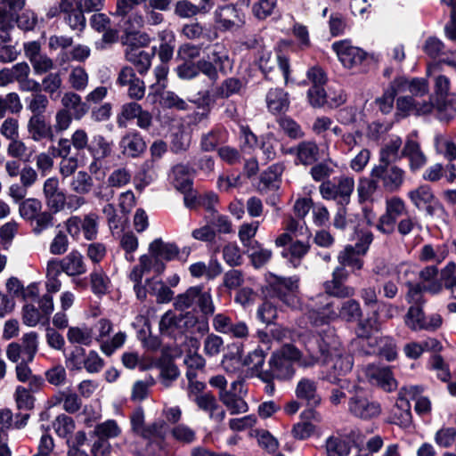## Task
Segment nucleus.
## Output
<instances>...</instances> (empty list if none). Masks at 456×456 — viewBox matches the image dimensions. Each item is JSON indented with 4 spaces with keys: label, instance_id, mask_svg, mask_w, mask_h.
Listing matches in <instances>:
<instances>
[{
    "label": "nucleus",
    "instance_id": "1",
    "mask_svg": "<svg viewBox=\"0 0 456 456\" xmlns=\"http://www.w3.org/2000/svg\"><path fill=\"white\" fill-rule=\"evenodd\" d=\"M303 344L308 354V358L302 361L303 367L314 366L320 359L323 357L322 364L326 369L322 379L337 384L338 382L346 383V380L339 377L347 374L353 368V358L341 346L340 343L332 337L326 338L321 336L306 335L303 338Z\"/></svg>",
    "mask_w": 456,
    "mask_h": 456
},
{
    "label": "nucleus",
    "instance_id": "2",
    "mask_svg": "<svg viewBox=\"0 0 456 456\" xmlns=\"http://www.w3.org/2000/svg\"><path fill=\"white\" fill-rule=\"evenodd\" d=\"M307 358L308 356L302 358V353L295 346L286 344L272 354L269 360V370L261 371L259 378L267 383V389L270 388L273 391V385L270 384L272 379H291L296 372L294 363L298 362L302 366V361Z\"/></svg>",
    "mask_w": 456,
    "mask_h": 456
},
{
    "label": "nucleus",
    "instance_id": "3",
    "mask_svg": "<svg viewBox=\"0 0 456 456\" xmlns=\"http://www.w3.org/2000/svg\"><path fill=\"white\" fill-rule=\"evenodd\" d=\"M266 291L270 297L277 298L291 310H302L297 276L282 277L270 274L266 278Z\"/></svg>",
    "mask_w": 456,
    "mask_h": 456
},
{
    "label": "nucleus",
    "instance_id": "4",
    "mask_svg": "<svg viewBox=\"0 0 456 456\" xmlns=\"http://www.w3.org/2000/svg\"><path fill=\"white\" fill-rule=\"evenodd\" d=\"M370 175L375 177L387 192L398 191L405 182L406 172L393 163L379 162L372 167Z\"/></svg>",
    "mask_w": 456,
    "mask_h": 456
},
{
    "label": "nucleus",
    "instance_id": "5",
    "mask_svg": "<svg viewBox=\"0 0 456 456\" xmlns=\"http://www.w3.org/2000/svg\"><path fill=\"white\" fill-rule=\"evenodd\" d=\"M354 189V178L346 175L327 180L319 186V191L322 199L335 200L341 206L347 205L350 202Z\"/></svg>",
    "mask_w": 456,
    "mask_h": 456
},
{
    "label": "nucleus",
    "instance_id": "6",
    "mask_svg": "<svg viewBox=\"0 0 456 456\" xmlns=\"http://www.w3.org/2000/svg\"><path fill=\"white\" fill-rule=\"evenodd\" d=\"M423 392L420 386H410L401 389L395 405L392 410V422L403 428L411 424L410 399H415L417 395Z\"/></svg>",
    "mask_w": 456,
    "mask_h": 456
},
{
    "label": "nucleus",
    "instance_id": "7",
    "mask_svg": "<svg viewBox=\"0 0 456 456\" xmlns=\"http://www.w3.org/2000/svg\"><path fill=\"white\" fill-rule=\"evenodd\" d=\"M305 315L314 326H321L338 318V312L333 309L332 303L327 295L320 294L307 306Z\"/></svg>",
    "mask_w": 456,
    "mask_h": 456
},
{
    "label": "nucleus",
    "instance_id": "8",
    "mask_svg": "<svg viewBox=\"0 0 456 456\" xmlns=\"http://www.w3.org/2000/svg\"><path fill=\"white\" fill-rule=\"evenodd\" d=\"M95 329L97 335L94 340L100 343L102 352L108 356L122 347L126 342V334L123 331H118L110 339H105L112 330V322L108 319H100L95 324Z\"/></svg>",
    "mask_w": 456,
    "mask_h": 456
},
{
    "label": "nucleus",
    "instance_id": "9",
    "mask_svg": "<svg viewBox=\"0 0 456 456\" xmlns=\"http://www.w3.org/2000/svg\"><path fill=\"white\" fill-rule=\"evenodd\" d=\"M121 18L119 25L126 35V43L138 42L141 46H145L151 42L148 34L141 33L140 29L145 25L144 16L133 10Z\"/></svg>",
    "mask_w": 456,
    "mask_h": 456
},
{
    "label": "nucleus",
    "instance_id": "10",
    "mask_svg": "<svg viewBox=\"0 0 456 456\" xmlns=\"http://www.w3.org/2000/svg\"><path fill=\"white\" fill-rule=\"evenodd\" d=\"M407 208L404 201L394 196L386 200V211L379 217L377 228L383 233L390 234L395 231L396 221L406 214Z\"/></svg>",
    "mask_w": 456,
    "mask_h": 456
},
{
    "label": "nucleus",
    "instance_id": "11",
    "mask_svg": "<svg viewBox=\"0 0 456 456\" xmlns=\"http://www.w3.org/2000/svg\"><path fill=\"white\" fill-rule=\"evenodd\" d=\"M348 411L354 417L368 420L379 416L381 405L366 395L356 393L349 399Z\"/></svg>",
    "mask_w": 456,
    "mask_h": 456
},
{
    "label": "nucleus",
    "instance_id": "12",
    "mask_svg": "<svg viewBox=\"0 0 456 456\" xmlns=\"http://www.w3.org/2000/svg\"><path fill=\"white\" fill-rule=\"evenodd\" d=\"M407 195L411 203L418 209L426 210L428 215L431 216L443 211L441 203L434 195L431 188L427 184L420 185L410 191Z\"/></svg>",
    "mask_w": 456,
    "mask_h": 456
},
{
    "label": "nucleus",
    "instance_id": "13",
    "mask_svg": "<svg viewBox=\"0 0 456 456\" xmlns=\"http://www.w3.org/2000/svg\"><path fill=\"white\" fill-rule=\"evenodd\" d=\"M256 62L266 78H269L270 73L278 65L284 77L285 84H289L290 69L289 60L286 57L273 56L271 51L262 48L257 52Z\"/></svg>",
    "mask_w": 456,
    "mask_h": 456
},
{
    "label": "nucleus",
    "instance_id": "14",
    "mask_svg": "<svg viewBox=\"0 0 456 456\" xmlns=\"http://www.w3.org/2000/svg\"><path fill=\"white\" fill-rule=\"evenodd\" d=\"M332 49L342 65L346 69H354L362 64L366 58V53L352 45L349 40H341L332 44Z\"/></svg>",
    "mask_w": 456,
    "mask_h": 456
},
{
    "label": "nucleus",
    "instance_id": "15",
    "mask_svg": "<svg viewBox=\"0 0 456 456\" xmlns=\"http://www.w3.org/2000/svg\"><path fill=\"white\" fill-rule=\"evenodd\" d=\"M126 45L125 51L126 61L134 65L140 74L146 73L156 54V46L152 47L150 52H147L140 47L141 45L138 42H130L126 43Z\"/></svg>",
    "mask_w": 456,
    "mask_h": 456
},
{
    "label": "nucleus",
    "instance_id": "16",
    "mask_svg": "<svg viewBox=\"0 0 456 456\" xmlns=\"http://www.w3.org/2000/svg\"><path fill=\"white\" fill-rule=\"evenodd\" d=\"M297 400L307 407H318L322 404V397L318 390V382L310 378H301L295 388Z\"/></svg>",
    "mask_w": 456,
    "mask_h": 456
},
{
    "label": "nucleus",
    "instance_id": "17",
    "mask_svg": "<svg viewBox=\"0 0 456 456\" xmlns=\"http://www.w3.org/2000/svg\"><path fill=\"white\" fill-rule=\"evenodd\" d=\"M416 136V131L410 134L402 150V156L408 159L409 168L411 172L421 169L428 162V158L421 150L420 144L415 140Z\"/></svg>",
    "mask_w": 456,
    "mask_h": 456
},
{
    "label": "nucleus",
    "instance_id": "18",
    "mask_svg": "<svg viewBox=\"0 0 456 456\" xmlns=\"http://www.w3.org/2000/svg\"><path fill=\"white\" fill-rule=\"evenodd\" d=\"M94 435L98 437L92 447V453H99L103 450L110 449L108 439L116 438L121 434V428L114 419H108L95 426Z\"/></svg>",
    "mask_w": 456,
    "mask_h": 456
},
{
    "label": "nucleus",
    "instance_id": "19",
    "mask_svg": "<svg viewBox=\"0 0 456 456\" xmlns=\"http://www.w3.org/2000/svg\"><path fill=\"white\" fill-rule=\"evenodd\" d=\"M193 322V317L182 314L177 315L172 311H167L159 321V331L162 335L175 336L183 333L187 325Z\"/></svg>",
    "mask_w": 456,
    "mask_h": 456
},
{
    "label": "nucleus",
    "instance_id": "20",
    "mask_svg": "<svg viewBox=\"0 0 456 456\" xmlns=\"http://www.w3.org/2000/svg\"><path fill=\"white\" fill-rule=\"evenodd\" d=\"M150 254L156 260V272H163L165 265L159 263V259L171 261L179 254V248L175 243L165 242L161 239L154 240L149 246Z\"/></svg>",
    "mask_w": 456,
    "mask_h": 456
},
{
    "label": "nucleus",
    "instance_id": "21",
    "mask_svg": "<svg viewBox=\"0 0 456 456\" xmlns=\"http://www.w3.org/2000/svg\"><path fill=\"white\" fill-rule=\"evenodd\" d=\"M27 130L33 142H37L45 139L52 141L54 137L53 128L45 116L31 115L28 120Z\"/></svg>",
    "mask_w": 456,
    "mask_h": 456
},
{
    "label": "nucleus",
    "instance_id": "22",
    "mask_svg": "<svg viewBox=\"0 0 456 456\" xmlns=\"http://www.w3.org/2000/svg\"><path fill=\"white\" fill-rule=\"evenodd\" d=\"M43 193L51 209L58 212L64 208L66 195L60 189V183L57 177H49L45 181Z\"/></svg>",
    "mask_w": 456,
    "mask_h": 456
},
{
    "label": "nucleus",
    "instance_id": "23",
    "mask_svg": "<svg viewBox=\"0 0 456 456\" xmlns=\"http://www.w3.org/2000/svg\"><path fill=\"white\" fill-rule=\"evenodd\" d=\"M28 413H20L13 419V413L10 409H0V443L8 442V430L11 428H23L28 420Z\"/></svg>",
    "mask_w": 456,
    "mask_h": 456
},
{
    "label": "nucleus",
    "instance_id": "24",
    "mask_svg": "<svg viewBox=\"0 0 456 456\" xmlns=\"http://www.w3.org/2000/svg\"><path fill=\"white\" fill-rule=\"evenodd\" d=\"M364 373L370 382L381 387L384 390L391 391L395 387V380L387 367L368 364L364 367Z\"/></svg>",
    "mask_w": 456,
    "mask_h": 456
},
{
    "label": "nucleus",
    "instance_id": "25",
    "mask_svg": "<svg viewBox=\"0 0 456 456\" xmlns=\"http://www.w3.org/2000/svg\"><path fill=\"white\" fill-rule=\"evenodd\" d=\"M198 408L208 414L210 419L221 423L225 418V411L218 404L216 398L210 393L197 395L194 399Z\"/></svg>",
    "mask_w": 456,
    "mask_h": 456
},
{
    "label": "nucleus",
    "instance_id": "26",
    "mask_svg": "<svg viewBox=\"0 0 456 456\" xmlns=\"http://www.w3.org/2000/svg\"><path fill=\"white\" fill-rule=\"evenodd\" d=\"M121 153L127 158H137L146 150V142L136 131L123 135L119 141Z\"/></svg>",
    "mask_w": 456,
    "mask_h": 456
},
{
    "label": "nucleus",
    "instance_id": "27",
    "mask_svg": "<svg viewBox=\"0 0 456 456\" xmlns=\"http://www.w3.org/2000/svg\"><path fill=\"white\" fill-rule=\"evenodd\" d=\"M393 86L400 94L409 92L411 96L421 97L429 91L428 82L424 78L407 79L397 77L393 80Z\"/></svg>",
    "mask_w": 456,
    "mask_h": 456
},
{
    "label": "nucleus",
    "instance_id": "28",
    "mask_svg": "<svg viewBox=\"0 0 456 456\" xmlns=\"http://www.w3.org/2000/svg\"><path fill=\"white\" fill-rule=\"evenodd\" d=\"M397 110L403 116L411 113L416 115H426L433 110L431 102H418L412 96H401L396 101Z\"/></svg>",
    "mask_w": 456,
    "mask_h": 456
},
{
    "label": "nucleus",
    "instance_id": "29",
    "mask_svg": "<svg viewBox=\"0 0 456 456\" xmlns=\"http://www.w3.org/2000/svg\"><path fill=\"white\" fill-rule=\"evenodd\" d=\"M297 156V161L307 166L314 163L320 157V148L314 141H303L289 150Z\"/></svg>",
    "mask_w": 456,
    "mask_h": 456
},
{
    "label": "nucleus",
    "instance_id": "30",
    "mask_svg": "<svg viewBox=\"0 0 456 456\" xmlns=\"http://www.w3.org/2000/svg\"><path fill=\"white\" fill-rule=\"evenodd\" d=\"M374 273L381 276H394L398 283L403 281L406 283L407 281H411V276L414 275L413 267L406 263H402L396 266L379 264L375 266Z\"/></svg>",
    "mask_w": 456,
    "mask_h": 456
},
{
    "label": "nucleus",
    "instance_id": "31",
    "mask_svg": "<svg viewBox=\"0 0 456 456\" xmlns=\"http://www.w3.org/2000/svg\"><path fill=\"white\" fill-rule=\"evenodd\" d=\"M268 110L273 114L286 112L289 108V94L281 88H271L265 96Z\"/></svg>",
    "mask_w": 456,
    "mask_h": 456
},
{
    "label": "nucleus",
    "instance_id": "32",
    "mask_svg": "<svg viewBox=\"0 0 456 456\" xmlns=\"http://www.w3.org/2000/svg\"><path fill=\"white\" fill-rule=\"evenodd\" d=\"M63 264V273L68 276H79L87 272V266L83 255L78 250H71L68 255L61 258Z\"/></svg>",
    "mask_w": 456,
    "mask_h": 456
},
{
    "label": "nucleus",
    "instance_id": "33",
    "mask_svg": "<svg viewBox=\"0 0 456 456\" xmlns=\"http://www.w3.org/2000/svg\"><path fill=\"white\" fill-rule=\"evenodd\" d=\"M61 109H67L71 112L75 120L82 119L89 110V106L82 101L79 94L74 92H67L61 98Z\"/></svg>",
    "mask_w": 456,
    "mask_h": 456
},
{
    "label": "nucleus",
    "instance_id": "34",
    "mask_svg": "<svg viewBox=\"0 0 456 456\" xmlns=\"http://www.w3.org/2000/svg\"><path fill=\"white\" fill-rule=\"evenodd\" d=\"M403 141L398 135H391L389 140L379 151V162L392 163L400 159L402 156Z\"/></svg>",
    "mask_w": 456,
    "mask_h": 456
},
{
    "label": "nucleus",
    "instance_id": "35",
    "mask_svg": "<svg viewBox=\"0 0 456 456\" xmlns=\"http://www.w3.org/2000/svg\"><path fill=\"white\" fill-rule=\"evenodd\" d=\"M440 119H450L456 115V94H450L446 96L435 98L430 101Z\"/></svg>",
    "mask_w": 456,
    "mask_h": 456
},
{
    "label": "nucleus",
    "instance_id": "36",
    "mask_svg": "<svg viewBox=\"0 0 456 456\" xmlns=\"http://www.w3.org/2000/svg\"><path fill=\"white\" fill-rule=\"evenodd\" d=\"M309 249L310 244L308 242L296 240L289 248H285L281 255L294 268H297L301 265L302 259L308 253Z\"/></svg>",
    "mask_w": 456,
    "mask_h": 456
},
{
    "label": "nucleus",
    "instance_id": "37",
    "mask_svg": "<svg viewBox=\"0 0 456 456\" xmlns=\"http://www.w3.org/2000/svg\"><path fill=\"white\" fill-rule=\"evenodd\" d=\"M94 160H102L111 154L112 142H109L102 134H94L92 137L90 145L87 151Z\"/></svg>",
    "mask_w": 456,
    "mask_h": 456
},
{
    "label": "nucleus",
    "instance_id": "38",
    "mask_svg": "<svg viewBox=\"0 0 456 456\" xmlns=\"http://www.w3.org/2000/svg\"><path fill=\"white\" fill-rule=\"evenodd\" d=\"M172 183L176 190L183 193L190 192L191 190V177L189 168L184 165H176L173 167L170 175Z\"/></svg>",
    "mask_w": 456,
    "mask_h": 456
},
{
    "label": "nucleus",
    "instance_id": "39",
    "mask_svg": "<svg viewBox=\"0 0 456 456\" xmlns=\"http://www.w3.org/2000/svg\"><path fill=\"white\" fill-rule=\"evenodd\" d=\"M71 191L77 195H86L92 191L94 180L90 174L81 170L74 175L69 183Z\"/></svg>",
    "mask_w": 456,
    "mask_h": 456
},
{
    "label": "nucleus",
    "instance_id": "40",
    "mask_svg": "<svg viewBox=\"0 0 456 456\" xmlns=\"http://www.w3.org/2000/svg\"><path fill=\"white\" fill-rule=\"evenodd\" d=\"M67 338L70 344L90 346L94 340V336L93 330L87 326H72L68 330Z\"/></svg>",
    "mask_w": 456,
    "mask_h": 456
},
{
    "label": "nucleus",
    "instance_id": "41",
    "mask_svg": "<svg viewBox=\"0 0 456 456\" xmlns=\"http://www.w3.org/2000/svg\"><path fill=\"white\" fill-rule=\"evenodd\" d=\"M220 401L226 406L231 414H240L247 412L248 410V403L240 395L232 391H224L218 393Z\"/></svg>",
    "mask_w": 456,
    "mask_h": 456
},
{
    "label": "nucleus",
    "instance_id": "42",
    "mask_svg": "<svg viewBox=\"0 0 456 456\" xmlns=\"http://www.w3.org/2000/svg\"><path fill=\"white\" fill-rule=\"evenodd\" d=\"M360 255H362V252H359L355 247L348 245L339 252L338 261L339 265L345 267L348 266L353 271L361 270L363 266V261Z\"/></svg>",
    "mask_w": 456,
    "mask_h": 456
},
{
    "label": "nucleus",
    "instance_id": "43",
    "mask_svg": "<svg viewBox=\"0 0 456 456\" xmlns=\"http://www.w3.org/2000/svg\"><path fill=\"white\" fill-rule=\"evenodd\" d=\"M327 456H347L351 452L350 442L339 436H330L325 441Z\"/></svg>",
    "mask_w": 456,
    "mask_h": 456
},
{
    "label": "nucleus",
    "instance_id": "44",
    "mask_svg": "<svg viewBox=\"0 0 456 456\" xmlns=\"http://www.w3.org/2000/svg\"><path fill=\"white\" fill-rule=\"evenodd\" d=\"M167 434V423L164 420L159 419L146 425V428L141 436L151 443L160 444L164 442Z\"/></svg>",
    "mask_w": 456,
    "mask_h": 456
},
{
    "label": "nucleus",
    "instance_id": "45",
    "mask_svg": "<svg viewBox=\"0 0 456 456\" xmlns=\"http://www.w3.org/2000/svg\"><path fill=\"white\" fill-rule=\"evenodd\" d=\"M90 282L93 293L97 296L107 294L110 287V278L100 267L94 268L90 273Z\"/></svg>",
    "mask_w": 456,
    "mask_h": 456
},
{
    "label": "nucleus",
    "instance_id": "46",
    "mask_svg": "<svg viewBox=\"0 0 456 456\" xmlns=\"http://www.w3.org/2000/svg\"><path fill=\"white\" fill-rule=\"evenodd\" d=\"M362 311L360 303L355 299H348L344 301L338 313V318L353 322L362 318Z\"/></svg>",
    "mask_w": 456,
    "mask_h": 456
},
{
    "label": "nucleus",
    "instance_id": "47",
    "mask_svg": "<svg viewBox=\"0 0 456 456\" xmlns=\"http://www.w3.org/2000/svg\"><path fill=\"white\" fill-rule=\"evenodd\" d=\"M381 329V322L378 311H374L370 316L359 322L356 329V334L359 338H370L373 332H378Z\"/></svg>",
    "mask_w": 456,
    "mask_h": 456
},
{
    "label": "nucleus",
    "instance_id": "48",
    "mask_svg": "<svg viewBox=\"0 0 456 456\" xmlns=\"http://www.w3.org/2000/svg\"><path fill=\"white\" fill-rule=\"evenodd\" d=\"M325 293L329 296L345 298L351 297L355 294L354 288L347 286L344 281L331 278L323 283Z\"/></svg>",
    "mask_w": 456,
    "mask_h": 456
},
{
    "label": "nucleus",
    "instance_id": "49",
    "mask_svg": "<svg viewBox=\"0 0 456 456\" xmlns=\"http://www.w3.org/2000/svg\"><path fill=\"white\" fill-rule=\"evenodd\" d=\"M214 64L222 74H226L232 69V61L228 56L225 47L222 45L216 44L208 55Z\"/></svg>",
    "mask_w": 456,
    "mask_h": 456
},
{
    "label": "nucleus",
    "instance_id": "50",
    "mask_svg": "<svg viewBox=\"0 0 456 456\" xmlns=\"http://www.w3.org/2000/svg\"><path fill=\"white\" fill-rule=\"evenodd\" d=\"M170 434L175 442L182 444H191L197 440L196 431L184 423H178L174 426L170 430Z\"/></svg>",
    "mask_w": 456,
    "mask_h": 456
},
{
    "label": "nucleus",
    "instance_id": "51",
    "mask_svg": "<svg viewBox=\"0 0 456 456\" xmlns=\"http://www.w3.org/2000/svg\"><path fill=\"white\" fill-rule=\"evenodd\" d=\"M209 11V7L206 4L198 6L189 0H179L175 4V13L183 19L196 16L199 13H206Z\"/></svg>",
    "mask_w": 456,
    "mask_h": 456
},
{
    "label": "nucleus",
    "instance_id": "52",
    "mask_svg": "<svg viewBox=\"0 0 456 456\" xmlns=\"http://www.w3.org/2000/svg\"><path fill=\"white\" fill-rule=\"evenodd\" d=\"M447 254L448 251L444 246L427 244L422 247L419 258L425 262L440 264L446 258Z\"/></svg>",
    "mask_w": 456,
    "mask_h": 456
},
{
    "label": "nucleus",
    "instance_id": "53",
    "mask_svg": "<svg viewBox=\"0 0 456 456\" xmlns=\"http://www.w3.org/2000/svg\"><path fill=\"white\" fill-rule=\"evenodd\" d=\"M22 359L27 362H31L38 350V335L31 331L26 333L21 338Z\"/></svg>",
    "mask_w": 456,
    "mask_h": 456
},
{
    "label": "nucleus",
    "instance_id": "54",
    "mask_svg": "<svg viewBox=\"0 0 456 456\" xmlns=\"http://www.w3.org/2000/svg\"><path fill=\"white\" fill-rule=\"evenodd\" d=\"M22 110V103L17 93H9L0 95V118H4L6 112L16 114Z\"/></svg>",
    "mask_w": 456,
    "mask_h": 456
},
{
    "label": "nucleus",
    "instance_id": "55",
    "mask_svg": "<svg viewBox=\"0 0 456 456\" xmlns=\"http://www.w3.org/2000/svg\"><path fill=\"white\" fill-rule=\"evenodd\" d=\"M441 280L451 297L456 300V263L451 261L445 265L441 270Z\"/></svg>",
    "mask_w": 456,
    "mask_h": 456
},
{
    "label": "nucleus",
    "instance_id": "56",
    "mask_svg": "<svg viewBox=\"0 0 456 456\" xmlns=\"http://www.w3.org/2000/svg\"><path fill=\"white\" fill-rule=\"evenodd\" d=\"M247 250L249 253L253 265L256 268L265 265L273 256L272 250L264 248L258 241H255Z\"/></svg>",
    "mask_w": 456,
    "mask_h": 456
},
{
    "label": "nucleus",
    "instance_id": "57",
    "mask_svg": "<svg viewBox=\"0 0 456 456\" xmlns=\"http://www.w3.org/2000/svg\"><path fill=\"white\" fill-rule=\"evenodd\" d=\"M216 21L225 30L235 27L233 18L237 17V10L232 5H225L215 12Z\"/></svg>",
    "mask_w": 456,
    "mask_h": 456
},
{
    "label": "nucleus",
    "instance_id": "58",
    "mask_svg": "<svg viewBox=\"0 0 456 456\" xmlns=\"http://www.w3.org/2000/svg\"><path fill=\"white\" fill-rule=\"evenodd\" d=\"M28 363L25 359L17 363L15 368L16 378L20 382H28L31 389L37 388L42 384V379L32 374Z\"/></svg>",
    "mask_w": 456,
    "mask_h": 456
},
{
    "label": "nucleus",
    "instance_id": "59",
    "mask_svg": "<svg viewBox=\"0 0 456 456\" xmlns=\"http://www.w3.org/2000/svg\"><path fill=\"white\" fill-rule=\"evenodd\" d=\"M6 152L11 158L26 161L29 160L32 156V151H29L26 143L20 139V136L10 140L6 148Z\"/></svg>",
    "mask_w": 456,
    "mask_h": 456
},
{
    "label": "nucleus",
    "instance_id": "60",
    "mask_svg": "<svg viewBox=\"0 0 456 456\" xmlns=\"http://www.w3.org/2000/svg\"><path fill=\"white\" fill-rule=\"evenodd\" d=\"M42 202L35 198H28L22 200L19 205L20 216L26 221L30 222L42 211Z\"/></svg>",
    "mask_w": 456,
    "mask_h": 456
},
{
    "label": "nucleus",
    "instance_id": "61",
    "mask_svg": "<svg viewBox=\"0 0 456 456\" xmlns=\"http://www.w3.org/2000/svg\"><path fill=\"white\" fill-rule=\"evenodd\" d=\"M379 183L375 177L370 175L369 178L360 179L357 186V193L360 201H367L371 200L372 196L379 188Z\"/></svg>",
    "mask_w": 456,
    "mask_h": 456
},
{
    "label": "nucleus",
    "instance_id": "62",
    "mask_svg": "<svg viewBox=\"0 0 456 456\" xmlns=\"http://www.w3.org/2000/svg\"><path fill=\"white\" fill-rule=\"evenodd\" d=\"M69 84L76 91H84L88 86L89 77L81 66L72 67L69 74Z\"/></svg>",
    "mask_w": 456,
    "mask_h": 456
},
{
    "label": "nucleus",
    "instance_id": "63",
    "mask_svg": "<svg viewBox=\"0 0 456 456\" xmlns=\"http://www.w3.org/2000/svg\"><path fill=\"white\" fill-rule=\"evenodd\" d=\"M435 147L437 153L443 155L447 160L456 159V145L449 138L436 134L435 136Z\"/></svg>",
    "mask_w": 456,
    "mask_h": 456
},
{
    "label": "nucleus",
    "instance_id": "64",
    "mask_svg": "<svg viewBox=\"0 0 456 456\" xmlns=\"http://www.w3.org/2000/svg\"><path fill=\"white\" fill-rule=\"evenodd\" d=\"M27 110H29L32 115L44 116L48 105L49 100L44 94L37 93L31 94L30 97L26 98Z\"/></svg>",
    "mask_w": 456,
    "mask_h": 456
}]
</instances>
